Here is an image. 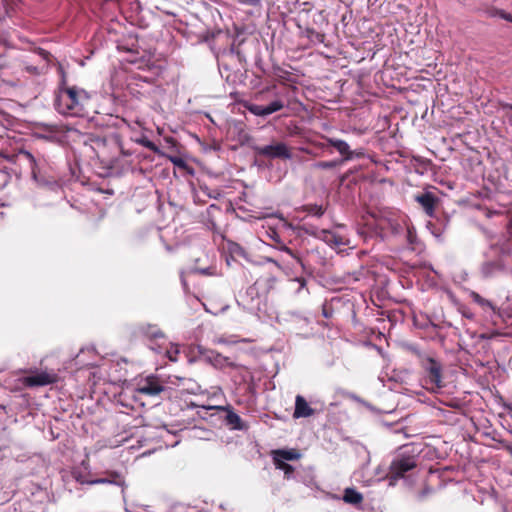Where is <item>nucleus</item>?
Segmentation results:
<instances>
[{"label":"nucleus","mask_w":512,"mask_h":512,"mask_svg":"<svg viewBox=\"0 0 512 512\" xmlns=\"http://www.w3.org/2000/svg\"><path fill=\"white\" fill-rule=\"evenodd\" d=\"M79 355L70 363L67 369H73L74 365L80 364ZM107 372L100 366H83L75 370H71L70 376L62 375L61 371L53 369H45L37 372L35 375L28 376L24 379L23 384H55L63 381L87 382V384H99L101 381L106 383Z\"/></svg>","instance_id":"1"},{"label":"nucleus","mask_w":512,"mask_h":512,"mask_svg":"<svg viewBox=\"0 0 512 512\" xmlns=\"http://www.w3.org/2000/svg\"><path fill=\"white\" fill-rule=\"evenodd\" d=\"M89 102L87 92L76 86H60L54 101L55 109L62 115L83 117L88 111L86 106Z\"/></svg>","instance_id":"2"},{"label":"nucleus","mask_w":512,"mask_h":512,"mask_svg":"<svg viewBox=\"0 0 512 512\" xmlns=\"http://www.w3.org/2000/svg\"><path fill=\"white\" fill-rule=\"evenodd\" d=\"M417 465L416 458L413 455L399 454L391 462L390 471L387 476L389 486H394L396 482L405 476V473L414 469Z\"/></svg>","instance_id":"3"},{"label":"nucleus","mask_w":512,"mask_h":512,"mask_svg":"<svg viewBox=\"0 0 512 512\" xmlns=\"http://www.w3.org/2000/svg\"><path fill=\"white\" fill-rule=\"evenodd\" d=\"M199 353H200L201 360L211 364L216 369L224 371L225 373H227L229 369H238V370L242 371L243 373H246V371L240 366H231L234 359L227 357V356H223L222 354L218 353L217 351L203 349L200 347Z\"/></svg>","instance_id":"4"},{"label":"nucleus","mask_w":512,"mask_h":512,"mask_svg":"<svg viewBox=\"0 0 512 512\" xmlns=\"http://www.w3.org/2000/svg\"><path fill=\"white\" fill-rule=\"evenodd\" d=\"M326 144L322 143L318 146L320 148H326L327 146H331L335 148L339 154L342 156V159H338L342 161V164L346 161L352 160L353 158H361L364 156V152L362 150H351L349 144L341 139L325 137Z\"/></svg>","instance_id":"5"},{"label":"nucleus","mask_w":512,"mask_h":512,"mask_svg":"<svg viewBox=\"0 0 512 512\" xmlns=\"http://www.w3.org/2000/svg\"><path fill=\"white\" fill-rule=\"evenodd\" d=\"M420 366L431 384H441L443 366L438 359L427 355L420 363Z\"/></svg>","instance_id":"6"},{"label":"nucleus","mask_w":512,"mask_h":512,"mask_svg":"<svg viewBox=\"0 0 512 512\" xmlns=\"http://www.w3.org/2000/svg\"><path fill=\"white\" fill-rule=\"evenodd\" d=\"M254 150L257 155L271 158V159H274V158L290 159L292 157L289 148L284 143H277L274 145H266V146H257L254 148Z\"/></svg>","instance_id":"7"},{"label":"nucleus","mask_w":512,"mask_h":512,"mask_svg":"<svg viewBox=\"0 0 512 512\" xmlns=\"http://www.w3.org/2000/svg\"><path fill=\"white\" fill-rule=\"evenodd\" d=\"M231 366H240L246 371V373H243L238 369L228 370L227 374L231 377L234 384H254L252 373L244 363L239 362L235 358Z\"/></svg>","instance_id":"8"},{"label":"nucleus","mask_w":512,"mask_h":512,"mask_svg":"<svg viewBox=\"0 0 512 512\" xmlns=\"http://www.w3.org/2000/svg\"><path fill=\"white\" fill-rule=\"evenodd\" d=\"M415 201L421 205L429 217H434L439 198L432 192L426 191L415 196Z\"/></svg>","instance_id":"9"},{"label":"nucleus","mask_w":512,"mask_h":512,"mask_svg":"<svg viewBox=\"0 0 512 512\" xmlns=\"http://www.w3.org/2000/svg\"><path fill=\"white\" fill-rule=\"evenodd\" d=\"M284 106V103L281 100L277 99L267 106L250 103L245 105V108L253 115L264 117L277 111H280L281 109L284 108Z\"/></svg>","instance_id":"10"},{"label":"nucleus","mask_w":512,"mask_h":512,"mask_svg":"<svg viewBox=\"0 0 512 512\" xmlns=\"http://www.w3.org/2000/svg\"><path fill=\"white\" fill-rule=\"evenodd\" d=\"M314 413L313 409L309 406L305 398L297 395L295 399V409L293 413L294 418H306Z\"/></svg>","instance_id":"11"},{"label":"nucleus","mask_w":512,"mask_h":512,"mask_svg":"<svg viewBox=\"0 0 512 512\" xmlns=\"http://www.w3.org/2000/svg\"><path fill=\"white\" fill-rule=\"evenodd\" d=\"M301 454L295 449H278L272 451L273 462L298 460Z\"/></svg>","instance_id":"12"},{"label":"nucleus","mask_w":512,"mask_h":512,"mask_svg":"<svg viewBox=\"0 0 512 512\" xmlns=\"http://www.w3.org/2000/svg\"><path fill=\"white\" fill-rule=\"evenodd\" d=\"M124 479L122 476L117 472H111L107 477L103 478H97L90 480L88 484L95 485V484H114L118 486H124Z\"/></svg>","instance_id":"13"},{"label":"nucleus","mask_w":512,"mask_h":512,"mask_svg":"<svg viewBox=\"0 0 512 512\" xmlns=\"http://www.w3.org/2000/svg\"><path fill=\"white\" fill-rule=\"evenodd\" d=\"M319 240H322L325 243L335 247L344 244L343 238L340 235L327 229H321Z\"/></svg>","instance_id":"14"},{"label":"nucleus","mask_w":512,"mask_h":512,"mask_svg":"<svg viewBox=\"0 0 512 512\" xmlns=\"http://www.w3.org/2000/svg\"><path fill=\"white\" fill-rule=\"evenodd\" d=\"M343 500L346 503L358 505L363 501V495L354 488H346L344 490Z\"/></svg>","instance_id":"15"},{"label":"nucleus","mask_w":512,"mask_h":512,"mask_svg":"<svg viewBox=\"0 0 512 512\" xmlns=\"http://www.w3.org/2000/svg\"><path fill=\"white\" fill-rule=\"evenodd\" d=\"M86 470L87 468L84 467H75L72 469L70 475H71V478L74 479L76 482L80 483V484H88V482L90 480L87 479L86 477Z\"/></svg>","instance_id":"16"},{"label":"nucleus","mask_w":512,"mask_h":512,"mask_svg":"<svg viewBox=\"0 0 512 512\" xmlns=\"http://www.w3.org/2000/svg\"><path fill=\"white\" fill-rule=\"evenodd\" d=\"M301 210L313 216L321 217L325 213L326 208L317 204H305L301 207Z\"/></svg>","instance_id":"17"},{"label":"nucleus","mask_w":512,"mask_h":512,"mask_svg":"<svg viewBox=\"0 0 512 512\" xmlns=\"http://www.w3.org/2000/svg\"><path fill=\"white\" fill-rule=\"evenodd\" d=\"M342 165V161H339L338 159L329 160V161H319L313 164V168L315 170H330L337 168L338 166Z\"/></svg>","instance_id":"18"},{"label":"nucleus","mask_w":512,"mask_h":512,"mask_svg":"<svg viewBox=\"0 0 512 512\" xmlns=\"http://www.w3.org/2000/svg\"><path fill=\"white\" fill-rule=\"evenodd\" d=\"M406 240L411 250H416L419 243L417 232L414 227H406Z\"/></svg>","instance_id":"19"},{"label":"nucleus","mask_w":512,"mask_h":512,"mask_svg":"<svg viewBox=\"0 0 512 512\" xmlns=\"http://www.w3.org/2000/svg\"><path fill=\"white\" fill-rule=\"evenodd\" d=\"M403 349L406 353L417 357L419 364L428 355V354L424 353L423 351H421L420 348L418 347V345H415V344H405L403 346Z\"/></svg>","instance_id":"20"},{"label":"nucleus","mask_w":512,"mask_h":512,"mask_svg":"<svg viewBox=\"0 0 512 512\" xmlns=\"http://www.w3.org/2000/svg\"><path fill=\"white\" fill-rule=\"evenodd\" d=\"M470 297L473 300V302H475L476 304H478L482 308H489L491 310H495V307L492 304V302L487 300V299H485V298H483L479 293H477L475 291H472L470 293Z\"/></svg>","instance_id":"21"},{"label":"nucleus","mask_w":512,"mask_h":512,"mask_svg":"<svg viewBox=\"0 0 512 512\" xmlns=\"http://www.w3.org/2000/svg\"><path fill=\"white\" fill-rule=\"evenodd\" d=\"M226 422L233 429L241 430L243 427L241 425V418L234 412H229L226 416Z\"/></svg>","instance_id":"22"},{"label":"nucleus","mask_w":512,"mask_h":512,"mask_svg":"<svg viewBox=\"0 0 512 512\" xmlns=\"http://www.w3.org/2000/svg\"><path fill=\"white\" fill-rule=\"evenodd\" d=\"M165 386H141L139 389H137L140 393L147 394V395H158L164 390Z\"/></svg>","instance_id":"23"},{"label":"nucleus","mask_w":512,"mask_h":512,"mask_svg":"<svg viewBox=\"0 0 512 512\" xmlns=\"http://www.w3.org/2000/svg\"><path fill=\"white\" fill-rule=\"evenodd\" d=\"M20 155L23 156L30 163L31 173L34 177H36L37 173V163L35 157L29 151H21Z\"/></svg>","instance_id":"24"},{"label":"nucleus","mask_w":512,"mask_h":512,"mask_svg":"<svg viewBox=\"0 0 512 512\" xmlns=\"http://www.w3.org/2000/svg\"><path fill=\"white\" fill-rule=\"evenodd\" d=\"M300 229L307 235L313 236L317 239H319L321 229H318L317 227L313 225L303 224Z\"/></svg>","instance_id":"25"},{"label":"nucleus","mask_w":512,"mask_h":512,"mask_svg":"<svg viewBox=\"0 0 512 512\" xmlns=\"http://www.w3.org/2000/svg\"><path fill=\"white\" fill-rule=\"evenodd\" d=\"M488 14L489 16L491 17H500L508 22H511L512 23V15L505 12L504 10H501V9H491L488 11Z\"/></svg>","instance_id":"26"},{"label":"nucleus","mask_w":512,"mask_h":512,"mask_svg":"<svg viewBox=\"0 0 512 512\" xmlns=\"http://www.w3.org/2000/svg\"><path fill=\"white\" fill-rule=\"evenodd\" d=\"M137 143L141 144L142 146L150 149L154 153H160V150L156 144H154L151 140H149L147 137L143 136L140 139L137 140Z\"/></svg>","instance_id":"27"},{"label":"nucleus","mask_w":512,"mask_h":512,"mask_svg":"<svg viewBox=\"0 0 512 512\" xmlns=\"http://www.w3.org/2000/svg\"><path fill=\"white\" fill-rule=\"evenodd\" d=\"M275 464V467L281 471L284 472L285 476L286 477H291L293 472H294V468L290 465V464H287L286 462H274Z\"/></svg>","instance_id":"28"},{"label":"nucleus","mask_w":512,"mask_h":512,"mask_svg":"<svg viewBox=\"0 0 512 512\" xmlns=\"http://www.w3.org/2000/svg\"><path fill=\"white\" fill-rule=\"evenodd\" d=\"M280 250H282V251L286 252L288 255H290L293 259L296 260L297 263H299L301 265V267L303 269H305V264H304L302 258L296 252H294L292 249H290L286 245H282L280 247Z\"/></svg>","instance_id":"29"},{"label":"nucleus","mask_w":512,"mask_h":512,"mask_svg":"<svg viewBox=\"0 0 512 512\" xmlns=\"http://www.w3.org/2000/svg\"><path fill=\"white\" fill-rule=\"evenodd\" d=\"M306 32H307L308 37H310L311 39H315L319 43L324 42L325 35L323 33H319L317 31H315L313 28H307Z\"/></svg>","instance_id":"30"},{"label":"nucleus","mask_w":512,"mask_h":512,"mask_svg":"<svg viewBox=\"0 0 512 512\" xmlns=\"http://www.w3.org/2000/svg\"><path fill=\"white\" fill-rule=\"evenodd\" d=\"M178 354H179L178 346H171V348L166 351L167 357L172 362H176L177 361Z\"/></svg>","instance_id":"31"},{"label":"nucleus","mask_w":512,"mask_h":512,"mask_svg":"<svg viewBox=\"0 0 512 512\" xmlns=\"http://www.w3.org/2000/svg\"><path fill=\"white\" fill-rule=\"evenodd\" d=\"M322 315L327 319L332 317L333 309L331 305H328L327 303H324L322 305Z\"/></svg>","instance_id":"32"},{"label":"nucleus","mask_w":512,"mask_h":512,"mask_svg":"<svg viewBox=\"0 0 512 512\" xmlns=\"http://www.w3.org/2000/svg\"><path fill=\"white\" fill-rule=\"evenodd\" d=\"M241 4L249 5V6H257L260 3V0H237Z\"/></svg>","instance_id":"33"},{"label":"nucleus","mask_w":512,"mask_h":512,"mask_svg":"<svg viewBox=\"0 0 512 512\" xmlns=\"http://www.w3.org/2000/svg\"><path fill=\"white\" fill-rule=\"evenodd\" d=\"M172 162L178 166H181L183 165V160L182 159H179V158H173L172 159Z\"/></svg>","instance_id":"34"},{"label":"nucleus","mask_w":512,"mask_h":512,"mask_svg":"<svg viewBox=\"0 0 512 512\" xmlns=\"http://www.w3.org/2000/svg\"><path fill=\"white\" fill-rule=\"evenodd\" d=\"M442 388V386L440 385H437V386H431V391L434 392V393H438V391Z\"/></svg>","instance_id":"35"},{"label":"nucleus","mask_w":512,"mask_h":512,"mask_svg":"<svg viewBox=\"0 0 512 512\" xmlns=\"http://www.w3.org/2000/svg\"><path fill=\"white\" fill-rule=\"evenodd\" d=\"M147 384L152 385V384H157V383L154 382V380L151 377H148L147 378Z\"/></svg>","instance_id":"36"},{"label":"nucleus","mask_w":512,"mask_h":512,"mask_svg":"<svg viewBox=\"0 0 512 512\" xmlns=\"http://www.w3.org/2000/svg\"><path fill=\"white\" fill-rule=\"evenodd\" d=\"M503 108L512 110V104L506 103L503 105Z\"/></svg>","instance_id":"37"},{"label":"nucleus","mask_w":512,"mask_h":512,"mask_svg":"<svg viewBox=\"0 0 512 512\" xmlns=\"http://www.w3.org/2000/svg\"><path fill=\"white\" fill-rule=\"evenodd\" d=\"M298 282L301 284V286H304L306 281L304 278H299Z\"/></svg>","instance_id":"38"},{"label":"nucleus","mask_w":512,"mask_h":512,"mask_svg":"<svg viewBox=\"0 0 512 512\" xmlns=\"http://www.w3.org/2000/svg\"><path fill=\"white\" fill-rule=\"evenodd\" d=\"M275 86H272V88H274ZM271 89V87H267L266 88V91H269Z\"/></svg>","instance_id":"39"}]
</instances>
